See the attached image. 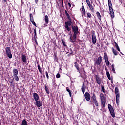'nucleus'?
<instances>
[{"instance_id": "obj_51", "label": "nucleus", "mask_w": 125, "mask_h": 125, "mask_svg": "<svg viewBox=\"0 0 125 125\" xmlns=\"http://www.w3.org/2000/svg\"><path fill=\"white\" fill-rule=\"evenodd\" d=\"M60 77H61V76L59 73H57V75H56V77L57 78V79H59V78H60Z\"/></svg>"}, {"instance_id": "obj_40", "label": "nucleus", "mask_w": 125, "mask_h": 125, "mask_svg": "<svg viewBox=\"0 0 125 125\" xmlns=\"http://www.w3.org/2000/svg\"><path fill=\"white\" fill-rule=\"evenodd\" d=\"M13 77L16 82H18L19 81V77H18V76L15 75Z\"/></svg>"}, {"instance_id": "obj_61", "label": "nucleus", "mask_w": 125, "mask_h": 125, "mask_svg": "<svg viewBox=\"0 0 125 125\" xmlns=\"http://www.w3.org/2000/svg\"><path fill=\"white\" fill-rule=\"evenodd\" d=\"M53 85H55V86L56 85V83H54V84H53Z\"/></svg>"}, {"instance_id": "obj_32", "label": "nucleus", "mask_w": 125, "mask_h": 125, "mask_svg": "<svg viewBox=\"0 0 125 125\" xmlns=\"http://www.w3.org/2000/svg\"><path fill=\"white\" fill-rule=\"evenodd\" d=\"M45 90L47 94H49V89H48V87L46 86V85H45Z\"/></svg>"}, {"instance_id": "obj_6", "label": "nucleus", "mask_w": 125, "mask_h": 125, "mask_svg": "<svg viewBox=\"0 0 125 125\" xmlns=\"http://www.w3.org/2000/svg\"><path fill=\"white\" fill-rule=\"evenodd\" d=\"M92 34V42L93 44H95L96 43V42L97 41V39L96 38V35H95V31L94 30H92L91 32Z\"/></svg>"}, {"instance_id": "obj_64", "label": "nucleus", "mask_w": 125, "mask_h": 125, "mask_svg": "<svg viewBox=\"0 0 125 125\" xmlns=\"http://www.w3.org/2000/svg\"><path fill=\"white\" fill-rule=\"evenodd\" d=\"M111 83H113V80L111 81Z\"/></svg>"}, {"instance_id": "obj_33", "label": "nucleus", "mask_w": 125, "mask_h": 125, "mask_svg": "<svg viewBox=\"0 0 125 125\" xmlns=\"http://www.w3.org/2000/svg\"><path fill=\"white\" fill-rule=\"evenodd\" d=\"M29 16L31 23L34 22V17H33V15L32 14H30Z\"/></svg>"}, {"instance_id": "obj_47", "label": "nucleus", "mask_w": 125, "mask_h": 125, "mask_svg": "<svg viewBox=\"0 0 125 125\" xmlns=\"http://www.w3.org/2000/svg\"><path fill=\"white\" fill-rule=\"evenodd\" d=\"M37 39L38 37H36V38H34L35 43H36L37 45H39V44H38V41H37Z\"/></svg>"}, {"instance_id": "obj_8", "label": "nucleus", "mask_w": 125, "mask_h": 125, "mask_svg": "<svg viewBox=\"0 0 125 125\" xmlns=\"http://www.w3.org/2000/svg\"><path fill=\"white\" fill-rule=\"evenodd\" d=\"M34 104L37 108H40V107H42V102L41 100H37L35 101Z\"/></svg>"}, {"instance_id": "obj_55", "label": "nucleus", "mask_w": 125, "mask_h": 125, "mask_svg": "<svg viewBox=\"0 0 125 125\" xmlns=\"http://www.w3.org/2000/svg\"><path fill=\"white\" fill-rule=\"evenodd\" d=\"M37 38H38V37H37V32L34 33V39H37Z\"/></svg>"}, {"instance_id": "obj_12", "label": "nucleus", "mask_w": 125, "mask_h": 125, "mask_svg": "<svg viewBox=\"0 0 125 125\" xmlns=\"http://www.w3.org/2000/svg\"><path fill=\"white\" fill-rule=\"evenodd\" d=\"M80 62V61L79 60H77L76 62L74 63V66L75 68H76L78 72H79V74H81V71H80V67H79V64L78 63Z\"/></svg>"}, {"instance_id": "obj_10", "label": "nucleus", "mask_w": 125, "mask_h": 125, "mask_svg": "<svg viewBox=\"0 0 125 125\" xmlns=\"http://www.w3.org/2000/svg\"><path fill=\"white\" fill-rule=\"evenodd\" d=\"M101 62H102V57L100 56L98 58V59L96 60L95 64L99 65L101 64Z\"/></svg>"}, {"instance_id": "obj_50", "label": "nucleus", "mask_w": 125, "mask_h": 125, "mask_svg": "<svg viewBox=\"0 0 125 125\" xmlns=\"http://www.w3.org/2000/svg\"><path fill=\"white\" fill-rule=\"evenodd\" d=\"M116 104L119 105V103H120V99H116Z\"/></svg>"}, {"instance_id": "obj_4", "label": "nucleus", "mask_w": 125, "mask_h": 125, "mask_svg": "<svg viewBox=\"0 0 125 125\" xmlns=\"http://www.w3.org/2000/svg\"><path fill=\"white\" fill-rule=\"evenodd\" d=\"M108 108L110 113V115H111L112 118H115V111L114 110V108H113L111 104H108Z\"/></svg>"}, {"instance_id": "obj_18", "label": "nucleus", "mask_w": 125, "mask_h": 125, "mask_svg": "<svg viewBox=\"0 0 125 125\" xmlns=\"http://www.w3.org/2000/svg\"><path fill=\"white\" fill-rule=\"evenodd\" d=\"M114 43L115 44V47H116L117 50H118V51L120 52L121 54H122L123 55V53H122V52H121V50L120 49V47H119V45H118V43H117V42L115 41H114Z\"/></svg>"}, {"instance_id": "obj_39", "label": "nucleus", "mask_w": 125, "mask_h": 125, "mask_svg": "<svg viewBox=\"0 0 125 125\" xmlns=\"http://www.w3.org/2000/svg\"><path fill=\"white\" fill-rule=\"evenodd\" d=\"M69 35H70V36L69 39L71 42H73V43H74V41L73 40V39H72V33L70 32V33H69Z\"/></svg>"}, {"instance_id": "obj_36", "label": "nucleus", "mask_w": 125, "mask_h": 125, "mask_svg": "<svg viewBox=\"0 0 125 125\" xmlns=\"http://www.w3.org/2000/svg\"><path fill=\"white\" fill-rule=\"evenodd\" d=\"M106 76L108 79V80H109L110 81H111V75H110V73H109V71H107L106 72Z\"/></svg>"}, {"instance_id": "obj_22", "label": "nucleus", "mask_w": 125, "mask_h": 125, "mask_svg": "<svg viewBox=\"0 0 125 125\" xmlns=\"http://www.w3.org/2000/svg\"><path fill=\"white\" fill-rule=\"evenodd\" d=\"M54 58L55 61H58V57H57V52H54Z\"/></svg>"}, {"instance_id": "obj_35", "label": "nucleus", "mask_w": 125, "mask_h": 125, "mask_svg": "<svg viewBox=\"0 0 125 125\" xmlns=\"http://www.w3.org/2000/svg\"><path fill=\"white\" fill-rule=\"evenodd\" d=\"M38 69L39 70V72L41 74H42V68H41V66H40V65H38L37 66Z\"/></svg>"}, {"instance_id": "obj_42", "label": "nucleus", "mask_w": 125, "mask_h": 125, "mask_svg": "<svg viewBox=\"0 0 125 125\" xmlns=\"http://www.w3.org/2000/svg\"><path fill=\"white\" fill-rule=\"evenodd\" d=\"M61 41H62V43L63 44V46L66 47V46H67V45H66V43H65V41H64L63 39H62Z\"/></svg>"}, {"instance_id": "obj_26", "label": "nucleus", "mask_w": 125, "mask_h": 125, "mask_svg": "<svg viewBox=\"0 0 125 125\" xmlns=\"http://www.w3.org/2000/svg\"><path fill=\"white\" fill-rule=\"evenodd\" d=\"M81 9H82V14H83V15H85L86 12H85V9L84 8V6L82 5Z\"/></svg>"}, {"instance_id": "obj_16", "label": "nucleus", "mask_w": 125, "mask_h": 125, "mask_svg": "<svg viewBox=\"0 0 125 125\" xmlns=\"http://www.w3.org/2000/svg\"><path fill=\"white\" fill-rule=\"evenodd\" d=\"M21 60H22L23 63L26 64L27 63V56H26L25 55H22L21 56Z\"/></svg>"}, {"instance_id": "obj_49", "label": "nucleus", "mask_w": 125, "mask_h": 125, "mask_svg": "<svg viewBox=\"0 0 125 125\" xmlns=\"http://www.w3.org/2000/svg\"><path fill=\"white\" fill-rule=\"evenodd\" d=\"M85 74H86V72H85V70H84V68H83L82 75H85Z\"/></svg>"}, {"instance_id": "obj_27", "label": "nucleus", "mask_w": 125, "mask_h": 125, "mask_svg": "<svg viewBox=\"0 0 125 125\" xmlns=\"http://www.w3.org/2000/svg\"><path fill=\"white\" fill-rule=\"evenodd\" d=\"M65 12L66 16L67 17V19H68V20H71V17H70V15H69V13L67 11V10H65Z\"/></svg>"}, {"instance_id": "obj_20", "label": "nucleus", "mask_w": 125, "mask_h": 125, "mask_svg": "<svg viewBox=\"0 0 125 125\" xmlns=\"http://www.w3.org/2000/svg\"><path fill=\"white\" fill-rule=\"evenodd\" d=\"M81 90L83 94H84V92H85V86H84V83H83V84L81 88Z\"/></svg>"}, {"instance_id": "obj_41", "label": "nucleus", "mask_w": 125, "mask_h": 125, "mask_svg": "<svg viewBox=\"0 0 125 125\" xmlns=\"http://www.w3.org/2000/svg\"><path fill=\"white\" fill-rule=\"evenodd\" d=\"M115 94H118V93H119V88L117 87H115Z\"/></svg>"}, {"instance_id": "obj_9", "label": "nucleus", "mask_w": 125, "mask_h": 125, "mask_svg": "<svg viewBox=\"0 0 125 125\" xmlns=\"http://www.w3.org/2000/svg\"><path fill=\"white\" fill-rule=\"evenodd\" d=\"M71 28L72 29V31L74 32V34H79V28H78V26H71Z\"/></svg>"}, {"instance_id": "obj_57", "label": "nucleus", "mask_w": 125, "mask_h": 125, "mask_svg": "<svg viewBox=\"0 0 125 125\" xmlns=\"http://www.w3.org/2000/svg\"><path fill=\"white\" fill-rule=\"evenodd\" d=\"M39 2V0H35V3L37 4V3Z\"/></svg>"}, {"instance_id": "obj_30", "label": "nucleus", "mask_w": 125, "mask_h": 125, "mask_svg": "<svg viewBox=\"0 0 125 125\" xmlns=\"http://www.w3.org/2000/svg\"><path fill=\"white\" fill-rule=\"evenodd\" d=\"M21 125H28V122L26 120L23 119L22 121Z\"/></svg>"}, {"instance_id": "obj_25", "label": "nucleus", "mask_w": 125, "mask_h": 125, "mask_svg": "<svg viewBox=\"0 0 125 125\" xmlns=\"http://www.w3.org/2000/svg\"><path fill=\"white\" fill-rule=\"evenodd\" d=\"M89 8L90 9V10H91V12H92L93 13H94V7H93V6L91 4L89 6H88Z\"/></svg>"}, {"instance_id": "obj_43", "label": "nucleus", "mask_w": 125, "mask_h": 125, "mask_svg": "<svg viewBox=\"0 0 125 125\" xmlns=\"http://www.w3.org/2000/svg\"><path fill=\"white\" fill-rule=\"evenodd\" d=\"M45 75H46V77L47 80H49V76L48 75V72L47 71H45Z\"/></svg>"}, {"instance_id": "obj_17", "label": "nucleus", "mask_w": 125, "mask_h": 125, "mask_svg": "<svg viewBox=\"0 0 125 125\" xmlns=\"http://www.w3.org/2000/svg\"><path fill=\"white\" fill-rule=\"evenodd\" d=\"M100 99L101 101L106 100V98L104 96V94L102 93H100Z\"/></svg>"}, {"instance_id": "obj_28", "label": "nucleus", "mask_w": 125, "mask_h": 125, "mask_svg": "<svg viewBox=\"0 0 125 125\" xmlns=\"http://www.w3.org/2000/svg\"><path fill=\"white\" fill-rule=\"evenodd\" d=\"M66 91H67V92H68L70 97H72V92L71 91V90L69 89V87H67L66 88Z\"/></svg>"}, {"instance_id": "obj_63", "label": "nucleus", "mask_w": 125, "mask_h": 125, "mask_svg": "<svg viewBox=\"0 0 125 125\" xmlns=\"http://www.w3.org/2000/svg\"><path fill=\"white\" fill-rule=\"evenodd\" d=\"M37 65H39V62H37Z\"/></svg>"}, {"instance_id": "obj_46", "label": "nucleus", "mask_w": 125, "mask_h": 125, "mask_svg": "<svg viewBox=\"0 0 125 125\" xmlns=\"http://www.w3.org/2000/svg\"><path fill=\"white\" fill-rule=\"evenodd\" d=\"M86 3L87 4V5L89 6V5H91V4L90 3V1H89V0H86Z\"/></svg>"}, {"instance_id": "obj_21", "label": "nucleus", "mask_w": 125, "mask_h": 125, "mask_svg": "<svg viewBox=\"0 0 125 125\" xmlns=\"http://www.w3.org/2000/svg\"><path fill=\"white\" fill-rule=\"evenodd\" d=\"M80 76L81 78H82L83 80H86V78H87L86 74H82L80 72Z\"/></svg>"}, {"instance_id": "obj_29", "label": "nucleus", "mask_w": 125, "mask_h": 125, "mask_svg": "<svg viewBox=\"0 0 125 125\" xmlns=\"http://www.w3.org/2000/svg\"><path fill=\"white\" fill-rule=\"evenodd\" d=\"M112 52L114 55H116V56L118 55V51H117V50H116L114 48V47H112Z\"/></svg>"}, {"instance_id": "obj_53", "label": "nucleus", "mask_w": 125, "mask_h": 125, "mask_svg": "<svg viewBox=\"0 0 125 125\" xmlns=\"http://www.w3.org/2000/svg\"><path fill=\"white\" fill-rule=\"evenodd\" d=\"M62 0V6L63 7L64 5V0Z\"/></svg>"}, {"instance_id": "obj_34", "label": "nucleus", "mask_w": 125, "mask_h": 125, "mask_svg": "<svg viewBox=\"0 0 125 125\" xmlns=\"http://www.w3.org/2000/svg\"><path fill=\"white\" fill-rule=\"evenodd\" d=\"M77 35H78V33H73V41H74V42H75V41H76V39L77 38Z\"/></svg>"}, {"instance_id": "obj_48", "label": "nucleus", "mask_w": 125, "mask_h": 125, "mask_svg": "<svg viewBox=\"0 0 125 125\" xmlns=\"http://www.w3.org/2000/svg\"><path fill=\"white\" fill-rule=\"evenodd\" d=\"M10 83H11V85H12V86H14L15 84H14V83L13 82V80L12 79L10 81Z\"/></svg>"}, {"instance_id": "obj_31", "label": "nucleus", "mask_w": 125, "mask_h": 125, "mask_svg": "<svg viewBox=\"0 0 125 125\" xmlns=\"http://www.w3.org/2000/svg\"><path fill=\"white\" fill-rule=\"evenodd\" d=\"M101 90L103 93H105L106 92V90L105 89V87L104 86L101 85Z\"/></svg>"}, {"instance_id": "obj_2", "label": "nucleus", "mask_w": 125, "mask_h": 125, "mask_svg": "<svg viewBox=\"0 0 125 125\" xmlns=\"http://www.w3.org/2000/svg\"><path fill=\"white\" fill-rule=\"evenodd\" d=\"M90 101L92 103H94L96 107H98V101H97V99H96V95L95 94V93H93L90 99Z\"/></svg>"}, {"instance_id": "obj_7", "label": "nucleus", "mask_w": 125, "mask_h": 125, "mask_svg": "<svg viewBox=\"0 0 125 125\" xmlns=\"http://www.w3.org/2000/svg\"><path fill=\"white\" fill-rule=\"evenodd\" d=\"M105 64L107 67H109V65H111V63L109 62V58L108 57V54L106 52H104V54Z\"/></svg>"}, {"instance_id": "obj_58", "label": "nucleus", "mask_w": 125, "mask_h": 125, "mask_svg": "<svg viewBox=\"0 0 125 125\" xmlns=\"http://www.w3.org/2000/svg\"><path fill=\"white\" fill-rule=\"evenodd\" d=\"M1 16H2V14H1V12L0 11V18H1Z\"/></svg>"}, {"instance_id": "obj_13", "label": "nucleus", "mask_w": 125, "mask_h": 125, "mask_svg": "<svg viewBox=\"0 0 125 125\" xmlns=\"http://www.w3.org/2000/svg\"><path fill=\"white\" fill-rule=\"evenodd\" d=\"M84 97L86 100V101H90V94L88 92H86L84 94Z\"/></svg>"}, {"instance_id": "obj_59", "label": "nucleus", "mask_w": 125, "mask_h": 125, "mask_svg": "<svg viewBox=\"0 0 125 125\" xmlns=\"http://www.w3.org/2000/svg\"><path fill=\"white\" fill-rule=\"evenodd\" d=\"M105 71H106V73H107V72H109V71H108V69H107V67H106V66H105Z\"/></svg>"}, {"instance_id": "obj_62", "label": "nucleus", "mask_w": 125, "mask_h": 125, "mask_svg": "<svg viewBox=\"0 0 125 125\" xmlns=\"http://www.w3.org/2000/svg\"><path fill=\"white\" fill-rule=\"evenodd\" d=\"M3 1H4V2H6V0H3Z\"/></svg>"}, {"instance_id": "obj_19", "label": "nucleus", "mask_w": 125, "mask_h": 125, "mask_svg": "<svg viewBox=\"0 0 125 125\" xmlns=\"http://www.w3.org/2000/svg\"><path fill=\"white\" fill-rule=\"evenodd\" d=\"M18 75V70L16 68L13 69V76H17Z\"/></svg>"}, {"instance_id": "obj_52", "label": "nucleus", "mask_w": 125, "mask_h": 125, "mask_svg": "<svg viewBox=\"0 0 125 125\" xmlns=\"http://www.w3.org/2000/svg\"><path fill=\"white\" fill-rule=\"evenodd\" d=\"M71 55H74V54H73V52H71L69 54L67 55V56L70 57Z\"/></svg>"}, {"instance_id": "obj_15", "label": "nucleus", "mask_w": 125, "mask_h": 125, "mask_svg": "<svg viewBox=\"0 0 125 125\" xmlns=\"http://www.w3.org/2000/svg\"><path fill=\"white\" fill-rule=\"evenodd\" d=\"M33 96L35 101H36L37 100H39V99H40V97L39 96V95L37 93H33Z\"/></svg>"}, {"instance_id": "obj_3", "label": "nucleus", "mask_w": 125, "mask_h": 125, "mask_svg": "<svg viewBox=\"0 0 125 125\" xmlns=\"http://www.w3.org/2000/svg\"><path fill=\"white\" fill-rule=\"evenodd\" d=\"M72 19H70V20H69V21H66L65 22V28L66 29L67 31H71V28H70V26H72Z\"/></svg>"}, {"instance_id": "obj_5", "label": "nucleus", "mask_w": 125, "mask_h": 125, "mask_svg": "<svg viewBox=\"0 0 125 125\" xmlns=\"http://www.w3.org/2000/svg\"><path fill=\"white\" fill-rule=\"evenodd\" d=\"M6 54L10 59L12 58V54H11V50H10V47H7L5 48Z\"/></svg>"}, {"instance_id": "obj_54", "label": "nucleus", "mask_w": 125, "mask_h": 125, "mask_svg": "<svg viewBox=\"0 0 125 125\" xmlns=\"http://www.w3.org/2000/svg\"><path fill=\"white\" fill-rule=\"evenodd\" d=\"M32 23L33 25H34V26H35V27H37V24H36V22H35V21H33Z\"/></svg>"}, {"instance_id": "obj_45", "label": "nucleus", "mask_w": 125, "mask_h": 125, "mask_svg": "<svg viewBox=\"0 0 125 125\" xmlns=\"http://www.w3.org/2000/svg\"><path fill=\"white\" fill-rule=\"evenodd\" d=\"M28 30L29 31V33H28L29 35H31V33H32V29L31 28V27H30V25L28 27Z\"/></svg>"}, {"instance_id": "obj_60", "label": "nucleus", "mask_w": 125, "mask_h": 125, "mask_svg": "<svg viewBox=\"0 0 125 125\" xmlns=\"http://www.w3.org/2000/svg\"><path fill=\"white\" fill-rule=\"evenodd\" d=\"M34 33H37V31L36 30V28H35L34 29Z\"/></svg>"}, {"instance_id": "obj_1", "label": "nucleus", "mask_w": 125, "mask_h": 125, "mask_svg": "<svg viewBox=\"0 0 125 125\" xmlns=\"http://www.w3.org/2000/svg\"><path fill=\"white\" fill-rule=\"evenodd\" d=\"M108 5L109 7V14L112 19L115 18V12L113 9V4H112V1L111 0H108Z\"/></svg>"}, {"instance_id": "obj_38", "label": "nucleus", "mask_w": 125, "mask_h": 125, "mask_svg": "<svg viewBox=\"0 0 125 125\" xmlns=\"http://www.w3.org/2000/svg\"><path fill=\"white\" fill-rule=\"evenodd\" d=\"M87 14V18H91L92 17V16L91 15V13L89 12L86 13Z\"/></svg>"}, {"instance_id": "obj_23", "label": "nucleus", "mask_w": 125, "mask_h": 125, "mask_svg": "<svg viewBox=\"0 0 125 125\" xmlns=\"http://www.w3.org/2000/svg\"><path fill=\"white\" fill-rule=\"evenodd\" d=\"M96 14L97 16L98 19H99V20H100L101 21V15L100 14V13H99V12L97 11L96 13Z\"/></svg>"}, {"instance_id": "obj_14", "label": "nucleus", "mask_w": 125, "mask_h": 125, "mask_svg": "<svg viewBox=\"0 0 125 125\" xmlns=\"http://www.w3.org/2000/svg\"><path fill=\"white\" fill-rule=\"evenodd\" d=\"M44 20H45V24H44V26L47 27V24L49 22V19L48 18V16L47 15L45 16Z\"/></svg>"}, {"instance_id": "obj_56", "label": "nucleus", "mask_w": 125, "mask_h": 125, "mask_svg": "<svg viewBox=\"0 0 125 125\" xmlns=\"http://www.w3.org/2000/svg\"><path fill=\"white\" fill-rule=\"evenodd\" d=\"M68 6H69V8H71V6H72V5H71V3H68Z\"/></svg>"}, {"instance_id": "obj_37", "label": "nucleus", "mask_w": 125, "mask_h": 125, "mask_svg": "<svg viewBox=\"0 0 125 125\" xmlns=\"http://www.w3.org/2000/svg\"><path fill=\"white\" fill-rule=\"evenodd\" d=\"M111 67H112V72H113L114 74H116V70H115V65L112 64Z\"/></svg>"}, {"instance_id": "obj_11", "label": "nucleus", "mask_w": 125, "mask_h": 125, "mask_svg": "<svg viewBox=\"0 0 125 125\" xmlns=\"http://www.w3.org/2000/svg\"><path fill=\"white\" fill-rule=\"evenodd\" d=\"M95 78L96 79V81L97 82V83L98 84H99V85H100V84H101V78H100V77H99V76L98 75H96L95 76Z\"/></svg>"}, {"instance_id": "obj_24", "label": "nucleus", "mask_w": 125, "mask_h": 125, "mask_svg": "<svg viewBox=\"0 0 125 125\" xmlns=\"http://www.w3.org/2000/svg\"><path fill=\"white\" fill-rule=\"evenodd\" d=\"M101 101V105L103 106L104 108L106 107V100Z\"/></svg>"}, {"instance_id": "obj_44", "label": "nucleus", "mask_w": 125, "mask_h": 125, "mask_svg": "<svg viewBox=\"0 0 125 125\" xmlns=\"http://www.w3.org/2000/svg\"><path fill=\"white\" fill-rule=\"evenodd\" d=\"M116 99H120V93L116 94Z\"/></svg>"}]
</instances>
